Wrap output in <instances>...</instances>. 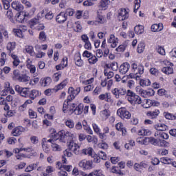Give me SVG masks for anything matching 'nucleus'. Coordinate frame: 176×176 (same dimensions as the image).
<instances>
[{
  "label": "nucleus",
  "instance_id": "nucleus-1",
  "mask_svg": "<svg viewBox=\"0 0 176 176\" xmlns=\"http://www.w3.org/2000/svg\"><path fill=\"white\" fill-rule=\"evenodd\" d=\"M126 96H128L127 100L129 102H130V104L132 105H135V104L140 105V104H142V100L141 99V97L135 94V93L133 92V91L130 89L127 90Z\"/></svg>",
  "mask_w": 176,
  "mask_h": 176
},
{
  "label": "nucleus",
  "instance_id": "nucleus-2",
  "mask_svg": "<svg viewBox=\"0 0 176 176\" xmlns=\"http://www.w3.org/2000/svg\"><path fill=\"white\" fill-rule=\"evenodd\" d=\"M132 72H135L138 69V73L135 74V78H140L141 75L144 74V65L142 64L138 65L137 63L133 62L131 65ZM130 78H134L133 74H129Z\"/></svg>",
  "mask_w": 176,
  "mask_h": 176
},
{
  "label": "nucleus",
  "instance_id": "nucleus-3",
  "mask_svg": "<svg viewBox=\"0 0 176 176\" xmlns=\"http://www.w3.org/2000/svg\"><path fill=\"white\" fill-rule=\"evenodd\" d=\"M150 144L155 145V146H167V145H168V142L164 140L160 139L159 137H157V139L150 137Z\"/></svg>",
  "mask_w": 176,
  "mask_h": 176
},
{
  "label": "nucleus",
  "instance_id": "nucleus-4",
  "mask_svg": "<svg viewBox=\"0 0 176 176\" xmlns=\"http://www.w3.org/2000/svg\"><path fill=\"white\" fill-rule=\"evenodd\" d=\"M14 90L21 97H25V98L28 97V93H30V88L22 87H20V85H16L14 87Z\"/></svg>",
  "mask_w": 176,
  "mask_h": 176
},
{
  "label": "nucleus",
  "instance_id": "nucleus-5",
  "mask_svg": "<svg viewBox=\"0 0 176 176\" xmlns=\"http://www.w3.org/2000/svg\"><path fill=\"white\" fill-rule=\"evenodd\" d=\"M117 115H118L121 119H130L131 118V113H130L125 107L118 109Z\"/></svg>",
  "mask_w": 176,
  "mask_h": 176
},
{
  "label": "nucleus",
  "instance_id": "nucleus-6",
  "mask_svg": "<svg viewBox=\"0 0 176 176\" xmlns=\"http://www.w3.org/2000/svg\"><path fill=\"white\" fill-rule=\"evenodd\" d=\"M80 148V146L74 140H70L68 144V149L74 153L75 155H80V151H79Z\"/></svg>",
  "mask_w": 176,
  "mask_h": 176
},
{
  "label": "nucleus",
  "instance_id": "nucleus-7",
  "mask_svg": "<svg viewBox=\"0 0 176 176\" xmlns=\"http://www.w3.org/2000/svg\"><path fill=\"white\" fill-rule=\"evenodd\" d=\"M69 96H67L68 101H72L75 99V97L80 93V87H78L74 89L73 87H69L68 89Z\"/></svg>",
  "mask_w": 176,
  "mask_h": 176
},
{
  "label": "nucleus",
  "instance_id": "nucleus-8",
  "mask_svg": "<svg viewBox=\"0 0 176 176\" xmlns=\"http://www.w3.org/2000/svg\"><path fill=\"white\" fill-rule=\"evenodd\" d=\"M78 166L85 170H90V168H93V162L91 161H86V160H82L78 163Z\"/></svg>",
  "mask_w": 176,
  "mask_h": 176
},
{
  "label": "nucleus",
  "instance_id": "nucleus-9",
  "mask_svg": "<svg viewBox=\"0 0 176 176\" xmlns=\"http://www.w3.org/2000/svg\"><path fill=\"white\" fill-rule=\"evenodd\" d=\"M30 16V14L26 12H20L16 14V21L18 23H24V21H27V17Z\"/></svg>",
  "mask_w": 176,
  "mask_h": 176
},
{
  "label": "nucleus",
  "instance_id": "nucleus-10",
  "mask_svg": "<svg viewBox=\"0 0 176 176\" xmlns=\"http://www.w3.org/2000/svg\"><path fill=\"white\" fill-rule=\"evenodd\" d=\"M93 82H94V78H91L90 79L82 82V83H84V85H87V86H85L84 87L85 91H86V92L91 91V90H93V89H94V85H91V83H93Z\"/></svg>",
  "mask_w": 176,
  "mask_h": 176
},
{
  "label": "nucleus",
  "instance_id": "nucleus-11",
  "mask_svg": "<svg viewBox=\"0 0 176 176\" xmlns=\"http://www.w3.org/2000/svg\"><path fill=\"white\" fill-rule=\"evenodd\" d=\"M68 16L65 14V12H61L59 14H58L56 17V21L58 24H63V23H65Z\"/></svg>",
  "mask_w": 176,
  "mask_h": 176
},
{
  "label": "nucleus",
  "instance_id": "nucleus-12",
  "mask_svg": "<svg viewBox=\"0 0 176 176\" xmlns=\"http://www.w3.org/2000/svg\"><path fill=\"white\" fill-rule=\"evenodd\" d=\"M118 19L122 21L127 20L129 19V12L126 9L122 8L118 13Z\"/></svg>",
  "mask_w": 176,
  "mask_h": 176
},
{
  "label": "nucleus",
  "instance_id": "nucleus-13",
  "mask_svg": "<svg viewBox=\"0 0 176 176\" xmlns=\"http://www.w3.org/2000/svg\"><path fill=\"white\" fill-rule=\"evenodd\" d=\"M99 100L107 101L110 104L113 103V100L111 98V95L109 93L102 94L98 96Z\"/></svg>",
  "mask_w": 176,
  "mask_h": 176
},
{
  "label": "nucleus",
  "instance_id": "nucleus-14",
  "mask_svg": "<svg viewBox=\"0 0 176 176\" xmlns=\"http://www.w3.org/2000/svg\"><path fill=\"white\" fill-rule=\"evenodd\" d=\"M26 67L30 70V74H35L36 72V67L32 65V60L30 58H28L26 60Z\"/></svg>",
  "mask_w": 176,
  "mask_h": 176
},
{
  "label": "nucleus",
  "instance_id": "nucleus-15",
  "mask_svg": "<svg viewBox=\"0 0 176 176\" xmlns=\"http://www.w3.org/2000/svg\"><path fill=\"white\" fill-rule=\"evenodd\" d=\"M107 42L108 43H111V47L115 48L116 46H118V43H119V40L113 34H111L109 39L107 41Z\"/></svg>",
  "mask_w": 176,
  "mask_h": 176
},
{
  "label": "nucleus",
  "instance_id": "nucleus-16",
  "mask_svg": "<svg viewBox=\"0 0 176 176\" xmlns=\"http://www.w3.org/2000/svg\"><path fill=\"white\" fill-rule=\"evenodd\" d=\"M129 69H130V64L129 63H124L120 67V72L124 75L129 72Z\"/></svg>",
  "mask_w": 176,
  "mask_h": 176
},
{
  "label": "nucleus",
  "instance_id": "nucleus-17",
  "mask_svg": "<svg viewBox=\"0 0 176 176\" xmlns=\"http://www.w3.org/2000/svg\"><path fill=\"white\" fill-rule=\"evenodd\" d=\"M50 136H49L50 139L47 140V142H56V137L58 134V133L56 131V129H51L50 130Z\"/></svg>",
  "mask_w": 176,
  "mask_h": 176
},
{
  "label": "nucleus",
  "instance_id": "nucleus-18",
  "mask_svg": "<svg viewBox=\"0 0 176 176\" xmlns=\"http://www.w3.org/2000/svg\"><path fill=\"white\" fill-rule=\"evenodd\" d=\"M6 49L8 50V55L14 54L12 52L16 49V42H9L7 44Z\"/></svg>",
  "mask_w": 176,
  "mask_h": 176
},
{
  "label": "nucleus",
  "instance_id": "nucleus-19",
  "mask_svg": "<svg viewBox=\"0 0 176 176\" xmlns=\"http://www.w3.org/2000/svg\"><path fill=\"white\" fill-rule=\"evenodd\" d=\"M41 93L36 89H32L30 91H29L28 96L30 100H35L36 97H39Z\"/></svg>",
  "mask_w": 176,
  "mask_h": 176
},
{
  "label": "nucleus",
  "instance_id": "nucleus-20",
  "mask_svg": "<svg viewBox=\"0 0 176 176\" xmlns=\"http://www.w3.org/2000/svg\"><path fill=\"white\" fill-rule=\"evenodd\" d=\"M47 142H49L47 141V140L46 138L42 139L41 145H42V148H43L44 152H45V153H49V152H50V146L49 144H47Z\"/></svg>",
  "mask_w": 176,
  "mask_h": 176
},
{
  "label": "nucleus",
  "instance_id": "nucleus-21",
  "mask_svg": "<svg viewBox=\"0 0 176 176\" xmlns=\"http://www.w3.org/2000/svg\"><path fill=\"white\" fill-rule=\"evenodd\" d=\"M40 20H41V17L39 16H36L35 18L32 19L29 22L30 28L34 30V28H35L39 24Z\"/></svg>",
  "mask_w": 176,
  "mask_h": 176
},
{
  "label": "nucleus",
  "instance_id": "nucleus-22",
  "mask_svg": "<svg viewBox=\"0 0 176 176\" xmlns=\"http://www.w3.org/2000/svg\"><path fill=\"white\" fill-rule=\"evenodd\" d=\"M159 113H160L159 109H155L154 111H148L146 113V116L151 119H156L159 116Z\"/></svg>",
  "mask_w": 176,
  "mask_h": 176
},
{
  "label": "nucleus",
  "instance_id": "nucleus-23",
  "mask_svg": "<svg viewBox=\"0 0 176 176\" xmlns=\"http://www.w3.org/2000/svg\"><path fill=\"white\" fill-rule=\"evenodd\" d=\"M12 9H14V10H17V12H21L23 9H24V7H23V5L20 3L19 1H13L11 5Z\"/></svg>",
  "mask_w": 176,
  "mask_h": 176
},
{
  "label": "nucleus",
  "instance_id": "nucleus-24",
  "mask_svg": "<svg viewBox=\"0 0 176 176\" xmlns=\"http://www.w3.org/2000/svg\"><path fill=\"white\" fill-rule=\"evenodd\" d=\"M82 155H88V156H91V157H94V153H93V148L89 147L87 148H84L80 151Z\"/></svg>",
  "mask_w": 176,
  "mask_h": 176
},
{
  "label": "nucleus",
  "instance_id": "nucleus-25",
  "mask_svg": "<svg viewBox=\"0 0 176 176\" xmlns=\"http://www.w3.org/2000/svg\"><path fill=\"white\" fill-rule=\"evenodd\" d=\"M137 142L142 145H148L151 144V138H139L137 139Z\"/></svg>",
  "mask_w": 176,
  "mask_h": 176
},
{
  "label": "nucleus",
  "instance_id": "nucleus-26",
  "mask_svg": "<svg viewBox=\"0 0 176 176\" xmlns=\"http://www.w3.org/2000/svg\"><path fill=\"white\" fill-rule=\"evenodd\" d=\"M154 129H155L157 131H166V130L168 129V126L164 124H158L154 125Z\"/></svg>",
  "mask_w": 176,
  "mask_h": 176
},
{
  "label": "nucleus",
  "instance_id": "nucleus-27",
  "mask_svg": "<svg viewBox=\"0 0 176 176\" xmlns=\"http://www.w3.org/2000/svg\"><path fill=\"white\" fill-rule=\"evenodd\" d=\"M23 131H24V129L22 126H17L12 131V135L14 137H17L21 135Z\"/></svg>",
  "mask_w": 176,
  "mask_h": 176
},
{
  "label": "nucleus",
  "instance_id": "nucleus-28",
  "mask_svg": "<svg viewBox=\"0 0 176 176\" xmlns=\"http://www.w3.org/2000/svg\"><path fill=\"white\" fill-rule=\"evenodd\" d=\"M51 144V148L54 152H60L62 150L61 146L57 144L54 142H50Z\"/></svg>",
  "mask_w": 176,
  "mask_h": 176
},
{
  "label": "nucleus",
  "instance_id": "nucleus-29",
  "mask_svg": "<svg viewBox=\"0 0 176 176\" xmlns=\"http://www.w3.org/2000/svg\"><path fill=\"white\" fill-rule=\"evenodd\" d=\"M65 137H67V133L63 131H59L56 136V141H57V140H60V141L64 142V138H65Z\"/></svg>",
  "mask_w": 176,
  "mask_h": 176
},
{
  "label": "nucleus",
  "instance_id": "nucleus-30",
  "mask_svg": "<svg viewBox=\"0 0 176 176\" xmlns=\"http://www.w3.org/2000/svg\"><path fill=\"white\" fill-rule=\"evenodd\" d=\"M41 83L42 86L45 87V86H50V83H52V78L50 77H46L44 78H42L41 80Z\"/></svg>",
  "mask_w": 176,
  "mask_h": 176
},
{
  "label": "nucleus",
  "instance_id": "nucleus-31",
  "mask_svg": "<svg viewBox=\"0 0 176 176\" xmlns=\"http://www.w3.org/2000/svg\"><path fill=\"white\" fill-rule=\"evenodd\" d=\"M154 137H158V138H163V140H168V134L164 132L157 131L154 134Z\"/></svg>",
  "mask_w": 176,
  "mask_h": 176
},
{
  "label": "nucleus",
  "instance_id": "nucleus-32",
  "mask_svg": "<svg viewBox=\"0 0 176 176\" xmlns=\"http://www.w3.org/2000/svg\"><path fill=\"white\" fill-rule=\"evenodd\" d=\"M83 104H80L78 106H76V107L74 109V113L75 115H82L83 113Z\"/></svg>",
  "mask_w": 176,
  "mask_h": 176
},
{
  "label": "nucleus",
  "instance_id": "nucleus-33",
  "mask_svg": "<svg viewBox=\"0 0 176 176\" xmlns=\"http://www.w3.org/2000/svg\"><path fill=\"white\" fill-rule=\"evenodd\" d=\"M10 56L14 60L12 62L14 67H18V65L20 64V58H19V56L14 54Z\"/></svg>",
  "mask_w": 176,
  "mask_h": 176
},
{
  "label": "nucleus",
  "instance_id": "nucleus-34",
  "mask_svg": "<svg viewBox=\"0 0 176 176\" xmlns=\"http://www.w3.org/2000/svg\"><path fill=\"white\" fill-rule=\"evenodd\" d=\"M30 76H27V74H21L19 76V78H18V82L25 83L29 82Z\"/></svg>",
  "mask_w": 176,
  "mask_h": 176
},
{
  "label": "nucleus",
  "instance_id": "nucleus-35",
  "mask_svg": "<svg viewBox=\"0 0 176 176\" xmlns=\"http://www.w3.org/2000/svg\"><path fill=\"white\" fill-rule=\"evenodd\" d=\"M100 116L102 118V119H104V120H107L108 119L109 116H111V111L108 109H104L100 111Z\"/></svg>",
  "mask_w": 176,
  "mask_h": 176
},
{
  "label": "nucleus",
  "instance_id": "nucleus-36",
  "mask_svg": "<svg viewBox=\"0 0 176 176\" xmlns=\"http://www.w3.org/2000/svg\"><path fill=\"white\" fill-rule=\"evenodd\" d=\"M134 31L135 34H137L138 35H141V34H144V25H136L134 28Z\"/></svg>",
  "mask_w": 176,
  "mask_h": 176
},
{
  "label": "nucleus",
  "instance_id": "nucleus-37",
  "mask_svg": "<svg viewBox=\"0 0 176 176\" xmlns=\"http://www.w3.org/2000/svg\"><path fill=\"white\" fill-rule=\"evenodd\" d=\"M39 166V162H36V164H32L29 165L25 170L26 173H31L34 170V168H36Z\"/></svg>",
  "mask_w": 176,
  "mask_h": 176
},
{
  "label": "nucleus",
  "instance_id": "nucleus-38",
  "mask_svg": "<svg viewBox=\"0 0 176 176\" xmlns=\"http://www.w3.org/2000/svg\"><path fill=\"white\" fill-rule=\"evenodd\" d=\"M67 80H63L62 82L58 84L57 86L55 87L56 91H58V90H62V89L65 88L67 86Z\"/></svg>",
  "mask_w": 176,
  "mask_h": 176
},
{
  "label": "nucleus",
  "instance_id": "nucleus-39",
  "mask_svg": "<svg viewBox=\"0 0 176 176\" xmlns=\"http://www.w3.org/2000/svg\"><path fill=\"white\" fill-rule=\"evenodd\" d=\"M25 52L28 53L30 56H35V52H34V47L31 45H27L25 47Z\"/></svg>",
  "mask_w": 176,
  "mask_h": 176
},
{
  "label": "nucleus",
  "instance_id": "nucleus-40",
  "mask_svg": "<svg viewBox=\"0 0 176 176\" xmlns=\"http://www.w3.org/2000/svg\"><path fill=\"white\" fill-rule=\"evenodd\" d=\"M96 21L100 24H104V23H107V19H105V16L101 14H98Z\"/></svg>",
  "mask_w": 176,
  "mask_h": 176
},
{
  "label": "nucleus",
  "instance_id": "nucleus-41",
  "mask_svg": "<svg viewBox=\"0 0 176 176\" xmlns=\"http://www.w3.org/2000/svg\"><path fill=\"white\" fill-rule=\"evenodd\" d=\"M47 38V35H46V32L45 31H41L39 33L38 39L39 41H41V42L46 41V39Z\"/></svg>",
  "mask_w": 176,
  "mask_h": 176
},
{
  "label": "nucleus",
  "instance_id": "nucleus-42",
  "mask_svg": "<svg viewBox=\"0 0 176 176\" xmlns=\"http://www.w3.org/2000/svg\"><path fill=\"white\" fill-rule=\"evenodd\" d=\"M140 86H142L143 87L144 86H151V80L146 78V79H142L140 81Z\"/></svg>",
  "mask_w": 176,
  "mask_h": 176
},
{
  "label": "nucleus",
  "instance_id": "nucleus-43",
  "mask_svg": "<svg viewBox=\"0 0 176 176\" xmlns=\"http://www.w3.org/2000/svg\"><path fill=\"white\" fill-rule=\"evenodd\" d=\"M75 64L77 67H82L83 65V60L80 58V56L78 55L75 57Z\"/></svg>",
  "mask_w": 176,
  "mask_h": 176
},
{
  "label": "nucleus",
  "instance_id": "nucleus-44",
  "mask_svg": "<svg viewBox=\"0 0 176 176\" xmlns=\"http://www.w3.org/2000/svg\"><path fill=\"white\" fill-rule=\"evenodd\" d=\"M70 102H71V100H68V99H67V100H65L63 103V112L64 113H67V110L69 109V108Z\"/></svg>",
  "mask_w": 176,
  "mask_h": 176
},
{
  "label": "nucleus",
  "instance_id": "nucleus-45",
  "mask_svg": "<svg viewBox=\"0 0 176 176\" xmlns=\"http://www.w3.org/2000/svg\"><path fill=\"white\" fill-rule=\"evenodd\" d=\"M162 72L166 75H171L173 74V68L170 67H165L162 69Z\"/></svg>",
  "mask_w": 176,
  "mask_h": 176
},
{
  "label": "nucleus",
  "instance_id": "nucleus-46",
  "mask_svg": "<svg viewBox=\"0 0 176 176\" xmlns=\"http://www.w3.org/2000/svg\"><path fill=\"white\" fill-rule=\"evenodd\" d=\"M20 71L19 69H15L13 71V75H12V79L13 80H18L19 78H20Z\"/></svg>",
  "mask_w": 176,
  "mask_h": 176
},
{
  "label": "nucleus",
  "instance_id": "nucleus-47",
  "mask_svg": "<svg viewBox=\"0 0 176 176\" xmlns=\"http://www.w3.org/2000/svg\"><path fill=\"white\" fill-rule=\"evenodd\" d=\"M1 58H0V67H3L5 65V63H6V53L2 52Z\"/></svg>",
  "mask_w": 176,
  "mask_h": 176
},
{
  "label": "nucleus",
  "instance_id": "nucleus-48",
  "mask_svg": "<svg viewBox=\"0 0 176 176\" xmlns=\"http://www.w3.org/2000/svg\"><path fill=\"white\" fill-rule=\"evenodd\" d=\"M160 162L164 164H171V163H173V159L168 157H162L160 159Z\"/></svg>",
  "mask_w": 176,
  "mask_h": 176
},
{
  "label": "nucleus",
  "instance_id": "nucleus-49",
  "mask_svg": "<svg viewBox=\"0 0 176 176\" xmlns=\"http://www.w3.org/2000/svg\"><path fill=\"white\" fill-rule=\"evenodd\" d=\"M138 53H143L145 50V43H140L138 45Z\"/></svg>",
  "mask_w": 176,
  "mask_h": 176
},
{
  "label": "nucleus",
  "instance_id": "nucleus-50",
  "mask_svg": "<svg viewBox=\"0 0 176 176\" xmlns=\"http://www.w3.org/2000/svg\"><path fill=\"white\" fill-rule=\"evenodd\" d=\"M88 61L91 65H94L97 63V61H98V58L97 56H96V55H92L90 58H89Z\"/></svg>",
  "mask_w": 176,
  "mask_h": 176
},
{
  "label": "nucleus",
  "instance_id": "nucleus-51",
  "mask_svg": "<svg viewBox=\"0 0 176 176\" xmlns=\"http://www.w3.org/2000/svg\"><path fill=\"white\" fill-rule=\"evenodd\" d=\"M65 126L69 127V129H74V127H75V122H74L72 120H67L65 122Z\"/></svg>",
  "mask_w": 176,
  "mask_h": 176
},
{
  "label": "nucleus",
  "instance_id": "nucleus-52",
  "mask_svg": "<svg viewBox=\"0 0 176 176\" xmlns=\"http://www.w3.org/2000/svg\"><path fill=\"white\" fill-rule=\"evenodd\" d=\"M111 173H113V174H118V175H124V173H123V172H122V170H118V167H116V166L112 167Z\"/></svg>",
  "mask_w": 176,
  "mask_h": 176
},
{
  "label": "nucleus",
  "instance_id": "nucleus-53",
  "mask_svg": "<svg viewBox=\"0 0 176 176\" xmlns=\"http://www.w3.org/2000/svg\"><path fill=\"white\" fill-rule=\"evenodd\" d=\"M135 7H134V13H137V10H138L141 6V0H135L134 1Z\"/></svg>",
  "mask_w": 176,
  "mask_h": 176
},
{
  "label": "nucleus",
  "instance_id": "nucleus-54",
  "mask_svg": "<svg viewBox=\"0 0 176 176\" xmlns=\"http://www.w3.org/2000/svg\"><path fill=\"white\" fill-rule=\"evenodd\" d=\"M76 107H77L76 104L71 103V102H70V103L69 104V109H68L70 115H72V113H74V111H75V108H76Z\"/></svg>",
  "mask_w": 176,
  "mask_h": 176
},
{
  "label": "nucleus",
  "instance_id": "nucleus-55",
  "mask_svg": "<svg viewBox=\"0 0 176 176\" xmlns=\"http://www.w3.org/2000/svg\"><path fill=\"white\" fill-rule=\"evenodd\" d=\"M156 50L159 54H161V56H166V50H164L163 47L158 45L156 48Z\"/></svg>",
  "mask_w": 176,
  "mask_h": 176
},
{
  "label": "nucleus",
  "instance_id": "nucleus-56",
  "mask_svg": "<svg viewBox=\"0 0 176 176\" xmlns=\"http://www.w3.org/2000/svg\"><path fill=\"white\" fill-rule=\"evenodd\" d=\"M108 1L109 0H102L100 3V7L104 10H107V8H108Z\"/></svg>",
  "mask_w": 176,
  "mask_h": 176
},
{
  "label": "nucleus",
  "instance_id": "nucleus-57",
  "mask_svg": "<svg viewBox=\"0 0 176 176\" xmlns=\"http://www.w3.org/2000/svg\"><path fill=\"white\" fill-rule=\"evenodd\" d=\"M6 16L8 17V19H10V21L13 23L14 19H13V12H12V10L9 9L7 12H6Z\"/></svg>",
  "mask_w": 176,
  "mask_h": 176
},
{
  "label": "nucleus",
  "instance_id": "nucleus-58",
  "mask_svg": "<svg viewBox=\"0 0 176 176\" xmlns=\"http://www.w3.org/2000/svg\"><path fill=\"white\" fill-rule=\"evenodd\" d=\"M91 174L93 176H102V170L98 169V170H94L93 172L91 173Z\"/></svg>",
  "mask_w": 176,
  "mask_h": 176
},
{
  "label": "nucleus",
  "instance_id": "nucleus-59",
  "mask_svg": "<svg viewBox=\"0 0 176 176\" xmlns=\"http://www.w3.org/2000/svg\"><path fill=\"white\" fill-rule=\"evenodd\" d=\"M166 119H168L169 120H176V113L173 115L170 113H167L165 114Z\"/></svg>",
  "mask_w": 176,
  "mask_h": 176
},
{
  "label": "nucleus",
  "instance_id": "nucleus-60",
  "mask_svg": "<svg viewBox=\"0 0 176 176\" xmlns=\"http://www.w3.org/2000/svg\"><path fill=\"white\" fill-rule=\"evenodd\" d=\"M61 78V72H58L53 75L54 82H58Z\"/></svg>",
  "mask_w": 176,
  "mask_h": 176
},
{
  "label": "nucleus",
  "instance_id": "nucleus-61",
  "mask_svg": "<svg viewBox=\"0 0 176 176\" xmlns=\"http://www.w3.org/2000/svg\"><path fill=\"white\" fill-rule=\"evenodd\" d=\"M112 93L115 96L116 98H120V92L118 88H115L112 91Z\"/></svg>",
  "mask_w": 176,
  "mask_h": 176
},
{
  "label": "nucleus",
  "instance_id": "nucleus-62",
  "mask_svg": "<svg viewBox=\"0 0 176 176\" xmlns=\"http://www.w3.org/2000/svg\"><path fill=\"white\" fill-rule=\"evenodd\" d=\"M150 73L151 74V75L157 76V75H159V70L155 67H153L150 69Z\"/></svg>",
  "mask_w": 176,
  "mask_h": 176
},
{
  "label": "nucleus",
  "instance_id": "nucleus-63",
  "mask_svg": "<svg viewBox=\"0 0 176 176\" xmlns=\"http://www.w3.org/2000/svg\"><path fill=\"white\" fill-rule=\"evenodd\" d=\"M126 44H122L120 46H118L116 50V52H124L126 50Z\"/></svg>",
  "mask_w": 176,
  "mask_h": 176
},
{
  "label": "nucleus",
  "instance_id": "nucleus-64",
  "mask_svg": "<svg viewBox=\"0 0 176 176\" xmlns=\"http://www.w3.org/2000/svg\"><path fill=\"white\" fill-rule=\"evenodd\" d=\"M98 156L102 159V160H107V154L104 151H99Z\"/></svg>",
  "mask_w": 176,
  "mask_h": 176
}]
</instances>
